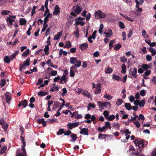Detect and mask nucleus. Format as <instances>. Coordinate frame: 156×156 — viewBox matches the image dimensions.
I'll return each instance as SVG.
<instances>
[{
	"label": "nucleus",
	"instance_id": "nucleus-1",
	"mask_svg": "<svg viewBox=\"0 0 156 156\" xmlns=\"http://www.w3.org/2000/svg\"><path fill=\"white\" fill-rule=\"evenodd\" d=\"M70 62L72 64H74L75 62L77 63L75 64L74 66H75V67H79L81 65V62L80 60H77V58L75 57H72L70 58Z\"/></svg>",
	"mask_w": 156,
	"mask_h": 156
},
{
	"label": "nucleus",
	"instance_id": "nucleus-2",
	"mask_svg": "<svg viewBox=\"0 0 156 156\" xmlns=\"http://www.w3.org/2000/svg\"><path fill=\"white\" fill-rule=\"evenodd\" d=\"M97 16H98L99 18H104L106 16V14L103 12H102L101 11L98 10L95 12V17L96 18Z\"/></svg>",
	"mask_w": 156,
	"mask_h": 156
},
{
	"label": "nucleus",
	"instance_id": "nucleus-3",
	"mask_svg": "<svg viewBox=\"0 0 156 156\" xmlns=\"http://www.w3.org/2000/svg\"><path fill=\"white\" fill-rule=\"evenodd\" d=\"M137 69L135 67L133 68H130L129 70V73L133 77L136 78L137 77Z\"/></svg>",
	"mask_w": 156,
	"mask_h": 156
},
{
	"label": "nucleus",
	"instance_id": "nucleus-4",
	"mask_svg": "<svg viewBox=\"0 0 156 156\" xmlns=\"http://www.w3.org/2000/svg\"><path fill=\"white\" fill-rule=\"evenodd\" d=\"M64 134L65 136H68V130L65 132L63 129H60L57 133V135H60Z\"/></svg>",
	"mask_w": 156,
	"mask_h": 156
},
{
	"label": "nucleus",
	"instance_id": "nucleus-5",
	"mask_svg": "<svg viewBox=\"0 0 156 156\" xmlns=\"http://www.w3.org/2000/svg\"><path fill=\"white\" fill-rule=\"evenodd\" d=\"M0 124L1 125L2 128L5 130H7L8 126L4 120H0Z\"/></svg>",
	"mask_w": 156,
	"mask_h": 156
},
{
	"label": "nucleus",
	"instance_id": "nucleus-6",
	"mask_svg": "<svg viewBox=\"0 0 156 156\" xmlns=\"http://www.w3.org/2000/svg\"><path fill=\"white\" fill-rule=\"evenodd\" d=\"M76 67L75 66H72L70 69V76L72 77H73L75 75V72L77 71V69Z\"/></svg>",
	"mask_w": 156,
	"mask_h": 156
},
{
	"label": "nucleus",
	"instance_id": "nucleus-7",
	"mask_svg": "<svg viewBox=\"0 0 156 156\" xmlns=\"http://www.w3.org/2000/svg\"><path fill=\"white\" fill-rule=\"evenodd\" d=\"M20 139L21 141V142L23 143V145L22 146L21 148L22 151H25V147L26 146V142L25 139L24 137L22 136H21L20 137Z\"/></svg>",
	"mask_w": 156,
	"mask_h": 156
},
{
	"label": "nucleus",
	"instance_id": "nucleus-8",
	"mask_svg": "<svg viewBox=\"0 0 156 156\" xmlns=\"http://www.w3.org/2000/svg\"><path fill=\"white\" fill-rule=\"evenodd\" d=\"M89 130L87 128H83L81 129L80 133L81 134L83 135H88Z\"/></svg>",
	"mask_w": 156,
	"mask_h": 156
},
{
	"label": "nucleus",
	"instance_id": "nucleus-9",
	"mask_svg": "<svg viewBox=\"0 0 156 156\" xmlns=\"http://www.w3.org/2000/svg\"><path fill=\"white\" fill-rule=\"evenodd\" d=\"M80 124L78 122H76L73 123L69 122V129H72L73 128L78 126Z\"/></svg>",
	"mask_w": 156,
	"mask_h": 156
},
{
	"label": "nucleus",
	"instance_id": "nucleus-10",
	"mask_svg": "<svg viewBox=\"0 0 156 156\" xmlns=\"http://www.w3.org/2000/svg\"><path fill=\"white\" fill-rule=\"evenodd\" d=\"M134 143L135 144H141V147H145V146H144V143H145V142L143 140H139L137 139H136L134 141Z\"/></svg>",
	"mask_w": 156,
	"mask_h": 156
},
{
	"label": "nucleus",
	"instance_id": "nucleus-11",
	"mask_svg": "<svg viewBox=\"0 0 156 156\" xmlns=\"http://www.w3.org/2000/svg\"><path fill=\"white\" fill-rule=\"evenodd\" d=\"M60 11L59 10V8L57 5H56L55 7V9L54 12H53V14L54 15L56 16L59 13Z\"/></svg>",
	"mask_w": 156,
	"mask_h": 156
},
{
	"label": "nucleus",
	"instance_id": "nucleus-12",
	"mask_svg": "<svg viewBox=\"0 0 156 156\" xmlns=\"http://www.w3.org/2000/svg\"><path fill=\"white\" fill-rule=\"evenodd\" d=\"M110 136H110L109 135L106 134H103L102 133H99L98 134V138L100 140L105 139V140H106V137H109Z\"/></svg>",
	"mask_w": 156,
	"mask_h": 156
},
{
	"label": "nucleus",
	"instance_id": "nucleus-13",
	"mask_svg": "<svg viewBox=\"0 0 156 156\" xmlns=\"http://www.w3.org/2000/svg\"><path fill=\"white\" fill-rule=\"evenodd\" d=\"M108 32H105L104 34L106 35V37H110L112 35V30L110 29H108L107 30Z\"/></svg>",
	"mask_w": 156,
	"mask_h": 156
},
{
	"label": "nucleus",
	"instance_id": "nucleus-14",
	"mask_svg": "<svg viewBox=\"0 0 156 156\" xmlns=\"http://www.w3.org/2000/svg\"><path fill=\"white\" fill-rule=\"evenodd\" d=\"M9 92H6L5 94V98L6 102L8 104L10 103V101L11 100V98L9 97Z\"/></svg>",
	"mask_w": 156,
	"mask_h": 156
},
{
	"label": "nucleus",
	"instance_id": "nucleus-15",
	"mask_svg": "<svg viewBox=\"0 0 156 156\" xmlns=\"http://www.w3.org/2000/svg\"><path fill=\"white\" fill-rule=\"evenodd\" d=\"M88 47V44L87 43H84L81 44L80 46V48L82 50H85Z\"/></svg>",
	"mask_w": 156,
	"mask_h": 156
},
{
	"label": "nucleus",
	"instance_id": "nucleus-16",
	"mask_svg": "<svg viewBox=\"0 0 156 156\" xmlns=\"http://www.w3.org/2000/svg\"><path fill=\"white\" fill-rule=\"evenodd\" d=\"M68 71L66 70H65L62 76L61 77V80L65 82V83H66L67 82V81L66 80V75H68Z\"/></svg>",
	"mask_w": 156,
	"mask_h": 156
},
{
	"label": "nucleus",
	"instance_id": "nucleus-17",
	"mask_svg": "<svg viewBox=\"0 0 156 156\" xmlns=\"http://www.w3.org/2000/svg\"><path fill=\"white\" fill-rule=\"evenodd\" d=\"M70 137L71 138V139L70 140V141L73 142H75L76 140L77 139V135L74 133H72L70 135Z\"/></svg>",
	"mask_w": 156,
	"mask_h": 156
},
{
	"label": "nucleus",
	"instance_id": "nucleus-18",
	"mask_svg": "<svg viewBox=\"0 0 156 156\" xmlns=\"http://www.w3.org/2000/svg\"><path fill=\"white\" fill-rule=\"evenodd\" d=\"M98 103L99 104V108L101 109L104 108V107H106L105 102H102L101 101H98Z\"/></svg>",
	"mask_w": 156,
	"mask_h": 156
},
{
	"label": "nucleus",
	"instance_id": "nucleus-19",
	"mask_svg": "<svg viewBox=\"0 0 156 156\" xmlns=\"http://www.w3.org/2000/svg\"><path fill=\"white\" fill-rule=\"evenodd\" d=\"M82 10V8L78 5H77L74 11L76 13L79 14L80 13Z\"/></svg>",
	"mask_w": 156,
	"mask_h": 156
},
{
	"label": "nucleus",
	"instance_id": "nucleus-20",
	"mask_svg": "<svg viewBox=\"0 0 156 156\" xmlns=\"http://www.w3.org/2000/svg\"><path fill=\"white\" fill-rule=\"evenodd\" d=\"M48 94V92H43L41 90L38 93V95L39 96H43Z\"/></svg>",
	"mask_w": 156,
	"mask_h": 156
},
{
	"label": "nucleus",
	"instance_id": "nucleus-21",
	"mask_svg": "<svg viewBox=\"0 0 156 156\" xmlns=\"http://www.w3.org/2000/svg\"><path fill=\"white\" fill-rule=\"evenodd\" d=\"M62 35V33L61 32H58L56 34L54 37V40H57Z\"/></svg>",
	"mask_w": 156,
	"mask_h": 156
},
{
	"label": "nucleus",
	"instance_id": "nucleus-22",
	"mask_svg": "<svg viewBox=\"0 0 156 156\" xmlns=\"http://www.w3.org/2000/svg\"><path fill=\"white\" fill-rule=\"evenodd\" d=\"M27 21L24 18H21L19 21L20 25H25Z\"/></svg>",
	"mask_w": 156,
	"mask_h": 156
},
{
	"label": "nucleus",
	"instance_id": "nucleus-23",
	"mask_svg": "<svg viewBox=\"0 0 156 156\" xmlns=\"http://www.w3.org/2000/svg\"><path fill=\"white\" fill-rule=\"evenodd\" d=\"M10 57H9L8 56H6L4 58V62L7 63H9L11 61Z\"/></svg>",
	"mask_w": 156,
	"mask_h": 156
},
{
	"label": "nucleus",
	"instance_id": "nucleus-24",
	"mask_svg": "<svg viewBox=\"0 0 156 156\" xmlns=\"http://www.w3.org/2000/svg\"><path fill=\"white\" fill-rule=\"evenodd\" d=\"M19 51H16V50L15 51V52L13 53L12 55H11L10 56V58L11 59V60H12L19 53Z\"/></svg>",
	"mask_w": 156,
	"mask_h": 156
},
{
	"label": "nucleus",
	"instance_id": "nucleus-25",
	"mask_svg": "<svg viewBox=\"0 0 156 156\" xmlns=\"http://www.w3.org/2000/svg\"><path fill=\"white\" fill-rule=\"evenodd\" d=\"M15 21L14 20H12L9 17H7L6 19V21L7 23H9V24L12 26V23Z\"/></svg>",
	"mask_w": 156,
	"mask_h": 156
},
{
	"label": "nucleus",
	"instance_id": "nucleus-26",
	"mask_svg": "<svg viewBox=\"0 0 156 156\" xmlns=\"http://www.w3.org/2000/svg\"><path fill=\"white\" fill-rule=\"evenodd\" d=\"M112 79L117 81H122V79L119 76L113 74Z\"/></svg>",
	"mask_w": 156,
	"mask_h": 156
},
{
	"label": "nucleus",
	"instance_id": "nucleus-27",
	"mask_svg": "<svg viewBox=\"0 0 156 156\" xmlns=\"http://www.w3.org/2000/svg\"><path fill=\"white\" fill-rule=\"evenodd\" d=\"M149 50L150 52L151 53L152 56H154L156 54V51L153 48L150 47L149 48Z\"/></svg>",
	"mask_w": 156,
	"mask_h": 156
},
{
	"label": "nucleus",
	"instance_id": "nucleus-28",
	"mask_svg": "<svg viewBox=\"0 0 156 156\" xmlns=\"http://www.w3.org/2000/svg\"><path fill=\"white\" fill-rule=\"evenodd\" d=\"M11 12L10 11H8L6 10H2L1 12V15H8L10 12Z\"/></svg>",
	"mask_w": 156,
	"mask_h": 156
},
{
	"label": "nucleus",
	"instance_id": "nucleus-29",
	"mask_svg": "<svg viewBox=\"0 0 156 156\" xmlns=\"http://www.w3.org/2000/svg\"><path fill=\"white\" fill-rule=\"evenodd\" d=\"M126 72V66L124 64H123L122 66V70L121 72L123 74L125 73Z\"/></svg>",
	"mask_w": 156,
	"mask_h": 156
},
{
	"label": "nucleus",
	"instance_id": "nucleus-30",
	"mask_svg": "<svg viewBox=\"0 0 156 156\" xmlns=\"http://www.w3.org/2000/svg\"><path fill=\"white\" fill-rule=\"evenodd\" d=\"M125 106L126 109L128 110H130L132 108V107L129 103H125Z\"/></svg>",
	"mask_w": 156,
	"mask_h": 156
},
{
	"label": "nucleus",
	"instance_id": "nucleus-31",
	"mask_svg": "<svg viewBox=\"0 0 156 156\" xmlns=\"http://www.w3.org/2000/svg\"><path fill=\"white\" fill-rule=\"evenodd\" d=\"M29 50L27 49L24 52L22 55V56L23 57H27L29 54Z\"/></svg>",
	"mask_w": 156,
	"mask_h": 156
},
{
	"label": "nucleus",
	"instance_id": "nucleus-32",
	"mask_svg": "<svg viewBox=\"0 0 156 156\" xmlns=\"http://www.w3.org/2000/svg\"><path fill=\"white\" fill-rule=\"evenodd\" d=\"M95 107V105L94 103L91 104V103H90L88 104L87 106V110H89L90 108V107H91L92 108H94Z\"/></svg>",
	"mask_w": 156,
	"mask_h": 156
},
{
	"label": "nucleus",
	"instance_id": "nucleus-33",
	"mask_svg": "<svg viewBox=\"0 0 156 156\" xmlns=\"http://www.w3.org/2000/svg\"><path fill=\"white\" fill-rule=\"evenodd\" d=\"M122 47V45L120 44H116L115 45L114 49L116 51H118Z\"/></svg>",
	"mask_w": 156,
	"mask_h": 156
},
{
	"label": "nucleus",
	"instance_id": "nucleus-34",
	"mask_svg": "<svg viewBox=\"0 0 156 156\" xmlns=\"http://www.w3.org/2000/svg\"><path fill=\"white\" fill-rule=\"evenodd\" d=\"M6 83V81L4 79H2L1 81L0 82V86L1 87H4Z\"/></svg>",
	"mask_w": 156,
	"mask_h": 156
},
{
	"label": "nucleus",
	"instance_id": "nucleus-35",
	"mask_svg": "<svg viewBox=\"0 0 156 156\" xmlns=\"http://www.w3.org/2000/svg\"><path fill=\"white\" fill-rule=\"evenodd\" d=\"M21 102L22 105L23 107V108H25L27 105V100H24L23 101H22Z\"/></svg>",
	"mask_w": 156,
	"mask_h": 156
},
{
	"label": "nucleus",
	"instance_id": "nucleus-36",
	"mask_svg": "<svg viewBox=\"0 0 156 156\" xmlns=\"http://www.w3.org/2000/svg\"><path fill=\"white\" fill-rule=\"evenodd\" d=\"M142 67L143 69L145 70H147L148 68H150L151 66H149L147 64H143L142 66Z\"/></svg>",
	"mask_w": 156,
	"mask_h": 156
},
{
	"label": "nucleus",
	"instance_id": "nucleus-37",
	"mask_svg": "<svg viewBox=\"0 0 156 156\" xmlns=\"http://www.w3.org/2000/svg\"><path fill=\"white\" fill-rule=\"evenodd\" d=\"M7 149V147L4 146L2 147L1 148L0 152L2 154H4Z\"/></svg>",
	"mask_w": 156,
	"mask_h": 156
},
{
	"label": "nucleus",
	"instance_id": "nucleus-38",
	"mask_svg": "<svg viewBox=\"0 0 156 156\" xmlns=\"http://www.w3.org/2000/svg\"><path fill=\"white\" fill-rule=\"evenodd\" d=\"M137 119L139 120H141L142 121V122H143L145 119V118L144 116L142 114H141L139 115Z\"/></svg>",
	"mask_w": 156,
	"mask_h": 156
},
{
	"label": "nucleus",
	"instance_id": "nucleus-39",
	"mask_svg": "<svg viewBox=\"0 0 156 156\" xmlns=\"http://www.w3.org/2000/svg\"><path fill=\"white\" fill-rule=\"evenodd\" d=\"M112 71V68L108 67L107 69H106L105 71V73H110Z\"/></svg>",
	"mask_w": 156,
	"mask_h": 156
},
{
	"label": "nucleus",
	"instance_id": "nucleus-40",
	"mask_svg": "<svg viewBox=\"0 0 156 156\" xmlns=\"http://www.w3.org/2000/svg\"><path fill=\"white\" fill-rule=\"evenodd\" d=\"M115 42V40H113L111 41L109 44V48L111 49L113 46V44Z\"/></svg>",
	"mask_w": 156,
	"mask_h": 156
},
{
	"label": "nucleus",
	"instance_id": "nucleus-41",
	"mask_svg": "<svg viewBox=\"0 0 156 156\" xmlns=\"http://www.w3.org/2000/svg\"><path fill=\"white\" fill-rule=\"evenodd\" d=\"M145 104L144 100H142L139 102V106L140 107H143L144 106Z\"/></svg>",
	"mask_w": 156,
	"mask_h": 156
},
{
	"label": "nucleus",
	"instance_id": "nucleus-42",
	"mask_svg": "<svg viewBox=\"0 0 156 156\" xmlns=\"http://www.w3.org/2000/svg\"><path fill=\"white\" fill-rule=\"evenodd\" d=\"M30 58H28L24 62V64L26 66H28L30 65Z\"/></svg>",
	"mask_w": 156,
	"mask_h": 156
},
{
	"label": "nucleus",
	"instance_id": "nucleus-43",
	"mask_svg": "<svg viewBox=\"0 0 156 156\" xmlns=\"http://www.w3.org/2000/svg\"><path fill=\"white\" fill-rule=\"evenodd\" d=\"M23 151V153H19L17 154L16 156H27L26 149H25V151Z\"/></svg>",
	"mask_w": 156,
	"mask_h": 156
},
{
	"label": "nucleus",
	"instance_id": "nucleus-44",
	"mask_svg": "<svg viewBox=\"0 0 156 156\" xmlns=\"http://www.w3.org/2000/svg\"><path fill=\"white\" fill-rule=\"evenodd\" d=\"M104 97L108 100H110L112 98V97L111 95H109L107 94L105 95Z\"/></svg>",
	"mask_w": 156,
	"mask_h": 156
},
{
	"label": "nucleus",
	"instance_id": "nucleus-45",
	"mask_svg": "<svg viewBox=\"0 0 156 156\" xmlns=\"http://www.w3.org/2000/svg\"><path fill=\"white\" fill-rule=\"evenodd\" d=\"M120 126L119 123L115 122L113 124V127L115 128L117 127V129H119Z\"/></svg>",
	"mask_w": 156,
	"mask_h": 156
},
{
	"label": "nucleus",
	"instance_id": "nucleus-46",
	"mask_svg": "<svg viewBox=\"0 0 156 156\" xmlns=\"http://www.w3.org/2000/svg\"><path fill=\"white\" fill-rule=\"evenodd\" d=\"M120 58L121 61L123 63H125L127 61V59L125 56L121 57Z\"/></svg>",
	"mask_w": 156,
	"mask_h": 156
},
{
	"label": "nucleus",
	"instance_id": "nucleus-47",
	"mask_svg": "<svg viewBox=\"0 0 156 156\" xmlns=\"http://www.w3.org/2000/svg\"><path fill=\"white\" fill-rule=\"evenodd\" d=\"M119 26L120 28L121 29H124L125 28V26L124 23L120 21L119 22Z\"/></svg>",
	"mask_w": 156,
	"mask_h": 156
},
{
	"label": "nucleus",
	"instance_id": "nucleus-48",
	"mask_svg": "<svg viewBox=\"0 0 156 156\" xmlns=\"http://www.w3.org/2000/svg\"><path fill=\"white\" fill-rule=\"evenodd\" d=\"M106 128L105 126H104L102 127H99L98 128V130L99 132H102Z\"/></svg>",
	"mask_w": 156,
	"mask_h": 156
},
{
	"label": "nucleus",
	"instance_id": "nucleus-49",
	"mask_svg": "<svg viewBox=\"0 0 156 156\" xmlns=\"http://www.w3.org/2000/svg\"><path fill=\"white\" fill-rule=\"evenodd\" d=\"M123 102V101L121 99H118L117 100V101L116 102V104L117 105L119 106L120 105L122 104Z\"/></svg>",
	"mask_w": 156,
	"mask_h": 156
},
{
	"label": "nucleus",
	"instance_id": "nucleus-50",
	"mask_svg": "<svg viewBox=\"0 0 156 156\" xmlns=\"http://www.w3.org/2000/svg\"><path fill=\"white\" fill-rule=\"evenodd\" d=\"M141 149L140 148H138L137 149V150L136 152H135L134 154L136 156H137L138 155H139L141 151Z\"/></svg>",
	"mask_w": 156,
	"mask_h": 156
},
{
	"label": "nucleus",
	"instance_id": "nucleus-51",
	"mask_svg": "<svg viewBox=\"0 0 156 156\" xmlns=\"http://www.w3.org/2000/svg\"><path fill=\"white\" fill-rule=\"evenodd\" d=\"M115 116L114 115H111L108 118V120L109 121H111L115 119Z\"/></svg>",
	"mask_w": 156,
	"mask_h": 156
},
{
	"label": "nucleus",
	"instance_id": "nucleus-52",
	"mask_svg": "<svg viewBox=\"0 0 156 156\" xmlns=\"http://www.w3.org/2000/svg\"><path fill=\"white\" fill-rule=\"evenodd\" d=\"M133 123L135 125L136 127L138 128H139L140 126V124L138 121H136L133 122Z\"/></svg>",
	"mask_w": 156,
	"mask_h": 156
},
{
	"label": "nucleus",
	"instance_id": "nucleus-53",
	"mask_svg": "<svg viewBox=\"0 0 156 156\" xmlns=\"http://www.w3.org/2000/svg\"><path fill=\"white\" fill-rule=\"evenodd\" d=\"M105 126L106 128L107 127L109 129H111V126L109 122H106Z\"/></svg>",
	"mask_w": 156,
	"mask_h": 156
},
{
	"label": "nucleus",
	"instance_id": "nucleus-54",
	"mask_svg": "<svg viewBox=\"0 0 156 156\" xmlns=\"http://www.w3.org/2000/svg\"><path fill=\"white\" fill-rule=\"evenodd\" d=\"M32 29V26L31 25H30V27L29 28L28 30L27 31V34L28 35V36H30L31 33H30V31Z\"/></svg>",
	"mask_w": 156,
	"mask_h": 156
},
{
	"label": "nucleus",
	"instance_id": "nucleus-55",
	"mask_svg": "<svg viewBox=\"0 0 156 156\" xmlns=\"http://www.w3.org/2000/svg\"><path fill=\"white\" fill-rule=\"evenodd\" d=\"M103 115L106 118H107L109 116L108 112L106 110L105 111L103 112Z\"/></svg>",
	"mask_w": 156,
	"mask_h": 156
},
{
	"label": "nucleus",
	"instance_id": "nucleus-56",
	"mask_svg": "<svg viewBox=\"0 0 156 156\" xmlns=\"http://www.w3.org/2000/svg\"><path fill=\"white\" fill-rule=\"evenodd\" d=\"M48 120H49L48 121V122H49L50 124H52L56 121V119L54 118L50 119Z\"/></svg>",
	"mask_w": 156,
	"mask_h": 156
},
{
	"label": "nucleus",
	"instance_id": "nucleus-57",
	"mask_svg": "<svg viewBox=\"0 0 156 156\" xmlns=\"http://www.w3.org/2000/svg\"><path fill=\"white\" fill-rule=\"evenodd\" d=\"M96 90L95 91V93L96 94H99L101 93V89L99 88L96 87Z\"/></svg>",
	"mask_w": 156,
	"mask_h": 156
},
{
	"label": "nucleus",
	"instance_id": "nucleus-58",
	"mask_svg": "<svg viewBox=\"0 0 156 156\" xmlns=\"http://www.w3.org/2000/svg\"><path fill=\"white\" fill-rule=\"evenodd\" d=\"M122 36L123 37V40L125 41L126 39V34L125 32L123 31L122 32Z\"/></svg>",
	"mask_w": 156,
	"mask_h": 156
},
{
	"label": "nucleus",
	"instance_id": "nucleus-59",
	"mask_svg": "<svg viewBox=\"0 0 156 156\" xmlns=\"http://www.w3.org/2000/svg\"><path fill=\"white\" fill-rule=\"evenodd\" d=\"M151 71V70H147L146 71L145 73L144 74V75H145L146 76H147L148 75H150Z\"/></svg>",
	"mask_w": 156,
	"mask_h": 156
},
{
	"label": "nucleus",
	"instance_id": "nucleus-60",
	"mask_svg": "<svg viewBox=\"0 0 156 156\" xmlns=\"http://www.w3.org/2000/svg\"><path fill=\"white\" fill-rule=\"evenodd\" d=\"M43 79L39 78L37 82L36 83V85H38L42 83L43 82Z\"/></svg>",
	"mask_w": 156,
	"mask_h": 156
},
{
	"label": "nucleus",
	"instance_id": "nucleus-61",
	"mask_svg": "<svg viewBox=\"0 0 156 156\" xmlns=\"http://www.w3.org/2000/svg\"><path fill=\"white\" fill-rule=\"evenodd\" d=\"M146 59L148 61H150L152 59V57L150 55H147L146 56Z\"/></svg>",
	"mask_w": 156,
	"mask_h": 156
},
{
	"label": "nucleus",
	"instance_id": "nucleus-62",
	"mask_svg": "<svg viewBox=\"0 0 156 156\" xmlns=\"http://www.w3.org/2000/svg\"><path fill=\"white\" fill-rule=\"evenodd\" d=\"M74 35L75 36V37L77 38H78L79 37V31L77 29V31H76V32H75L74 33Z\"/></svg>",
	"mask_w": 156,
	"mask_h": 156
},
{
	"label": "nucleus",
	"instance_id": "nucleus-63",
	"mask_svg": "<svg viewBox=\"0 0 156 156\" xmlns=\"http://www.w3.org/2000/svg\"><path fill=\"white\" fill-rule=\"evenodd\" d=\"M60 106V103L58 102H55L54 103V105L53 107L55 108H57L58 107Z\"/></svg>",
	"mask_w": 156,
	"mask_h": 156
},
{
	"label": "nucleus",
	"instance_id": "nucleus-64",
	"mask_svg": "<svg viewBox=\"0 0 156 156\" xmlns=\"http://www.w3.org/2000/svg\"><path fill=\"white\" fill-rule=\"evenodd\" d=\"M124 17L126 20H127L129 21H131V22H133L134 21V20H133L132 19H131L130 18L128 17V16H124Z\"/></svg>",
	"mask_w": 156,
	"mask_h": 156
}]
</instances>
